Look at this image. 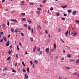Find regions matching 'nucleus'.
I'll return each instance as SVG.
<instances>
[{
    "mask_svg": "<svg viewBox=\"0 0 79 79\" xmlns=\"http://www.w3.org/2000/svg\"><path fill=\"white\" fill-rule=\"evenodd\" d=\"M64 16H67V15L65 14V13L64 14Z\"/></svg>",
    "mask_w": 79,
    "mask_h": 79,
    "instance_id": "864d4df0",
    "label": "nucleus"
},
{
    "mask_svg": "<svg viewBox=\"0 0 79 79\" xmlns=\"http://www.w3.org/2000/svg\"><path fill=\"white\" fill-rule=\"evenodd\" d=\"M3 39L5 42H6L7 40L6 39V37H3Z\"/></svg>",
    "mask_w": 79,
    "mask_h": 79,
    "instance_id": "9b49d317",
    "label": "nucleus"
},
{
    "mask_svg": "<svg viewBox=\"0 0 79 79\" xmlns=\"http://www.w3.org/2000/svg\"><path fill=\"white\" fill-rule=\"evenodd\" d=\"M23 72H24V73H26V69H23Z\"/></svg>",
    "mask_w": 79,
    "mask_h": 79,
    "instance_id": "a211bd4d",
    "label": "nucleus"
},
{
    "mask_svg": "<svg viewBox=\"0 0 79 79\" xmlns=\"http://www.w3.org/2000/svg\"><path fill=\"white\" fill-rule=\"evenodd\" d=\"M8 53L9 55H10V54L11 53V50H8Z\"/></svg>",
    "mask_w": 79,
    "mask_h": 79,
    "instance_id": "1a4fd4ad",
    "label": "nucleus"
},
{
    "mask_svg": "<svg viewBox=\"0 0 79 79\" xmlns=\"http://www.w3.org/2000/svg\"><path fill=\"white\" fill-rule=\"evenodd\" d=\"M45 51L47 53H48L49 52V51H50V49L49 48H47L45 49Z\"/></svg>",
    "mask_w": 79,
    "mask_h": 79,
    "instance_id": "f03ea898",
    "label": "nucleus"
},
{
    "mask_svg": "<svg viewBox=\"0 0 79 79\" xmlns=\"http://www.w3.org/2000/svg\"><path fill=\"white\" fill-rule=\"evenodd\" d=\"M27 71H28V73H29V68H27Z\"/></svg>",
    "mask_w": 79,
    "mask_h": 79,
    "instance_id": "c85d7f7f",
    "label": "nucleus"
},
{
    "mask_svg": "<svg viewBox=\"0 0 79 79\" xmlns=\"http://www.w3.org/2000/svg\"><path fill=\"white\" fill-rule=\"evenodd\" d=\"M34 29H33V28H32L31 30V33H32L33 32V31Z\"/></svg>",
    "mask_w": 79,
    "mask_h": 79,
    "instance_id": "0e129e2a",
    "label": "nucleus"
},
{
    "mask_svg": "<svg viewBox=\"0 0 79 79\" xmlns=\"http://www.w3.org/2000/svg\"><path fill=\"white\" fill-rule=\"evenodd\" d=\"M61 31V29L60 28H59L58 29V32H60Z\"/></svg>",
    "mask_w": 79,
    "mask_h": 79,
    "instance_id": "7c9ffc66",
    "label": "nucleus"
},
{
    "mask_svg": "<svg viewBox=\"0 0 79 79\" xmlns=\"http://www.w3.org/2000/svg\"><path fill=\"white\" fill-rule=\"evenodd\" d=\"M37 50L38 51V52H40V49L39 48H37Z\"/></svg>",
    "mask_w": 79,
    "mask_h": 79,
    "instance_id": "bb28decb",
    "label": "nucleus"
},
{
    "mask_svg": "<svg viewBox=\"0 0 79 79\" xmlns=\"http://www.w3.org/2000/svg\"><path fill=\"white\" fill-rule=\"evenodd\" d=\"M47 1L46 0H44V1L42 2L43 3H45Z\"/></svg>",
    "mask_w": 79,
    "mask_h": 79,
    "instance_id": "f704fd0d",
    "label": "nucleus"
},
{
    "mask_svg": "<svg viewBox=\"0 0 79 79\" xmlns=\"http://www.w3.org/2000/svg\"><path fill=\"white\" fill-rule=\"evenodd\" d=\"M35 63H36V64H37L38 63V61H37V60H35L34 61Z\"/></svg>",
    "mask_w": 79,
    "mask_h": 79,
    "instance_id": "6ab92c4d",
    "label": "nucleus"
},
{
    "mask_svg": "<svg viewBox=\"0 0 79 79\" xmlns=\"http://www.w3.org/2000/svg\"><path fill=\"white\" fill-rule=\"evenodd\" d=\"M61 59L62 60H64V57H62L61 58Z\"/></svg>",
    "mask_w": 79,
    "mask_h": 79,
    "instance_id": "5fc2aeb1",
    "label": "nucleus"
},
{
    "mask_svg": "<svg viewBox=\"0 0 79 79\" xmlns=\"http://www.w3.org/2000/svg\"><path fill=\"white\" fill-rule=\"evenodd\" d=\"M29 4L30 5H34V3H32V2H31L29 3Z\"/></svg>",
    "mask_w": 79,
    "mask_h": 79,
    "instance_id": "4be33fe9",
    "label": "nucleus"
},
{
    "mask_svg": "<svg viewBox=\"0 0 79 79\" xmlns=\"http://www.w3.org/2000/svg\"><path fill=\"white\" fill-rule=\"evenodd\" d=\"M55 58L56 60H57V59H58V56H56Z\"/></svg>",
    "mask_w": 79,
    "mask_h": 79,
    "instance_id": "8fccbe9b",
    "label": "nucleus"
},
{
    "mask_svg": "<svg viewBox=\"0 0 79 79\" xmlns=\"http://www.w3.org/2000/svg\"><path fill=\"white\" fill-rule=\"evenodd\" d=\"M11 21H13L14 23H17V22H18V21L16 19H11Z\"/></svg>",
    "mask_w": 79,
    "mask_h": 79,
    "instance_id": "39448f33",
    "label": "nucleus"
},
{
    "mask_svg": "<svg viewBox=\"0 0 79 79\" xmlns=\"http://www.w3.org/2000/svg\"><path fill=\"white\" fill-rule=\"evenodd\" d=\"M60 41L61 42H62L63 43H64V41L63 40V39H60Z\"/></svg>",
    "mask_w": 79,
    "mask_h": 79,
    "instance_id": "cd10ccee",
    "label": "nucleus"
},
{
    "mask_svg": "<svg viewBox=\"0 0 79 79\" xmlns=\"http://www.w3.org/2000/svg\"><path fill=\"white\" fill-rule=\"evenodd\" d=\"M17 48L18 50H19V47L18 46H17Z\"/></svg>",
    "mask_w": 79,
    "mask_h": 79,
    "instance_id": "ea45409f",
    "label": "nucleus"
},
{
    "mask_svg": "<svg viewBox=\"0 0 79 79\" xmlns=\"http://www.w3.org/2000/svg\"><path fill=\"white\" fill-rule=\"evenodd\" d=\"M22 63L23 65L24 66H26V65H25V64H24V63L23 62Z\"/></svg>",
    "mask_w": 79,
    "mask_h": 79,
    "instance_id": "72a5a7b5",
    "label": "nucleus"
},
{
    "mask_svg": "<svg viewBox=\"0 0 79 79\" xmlns=\"http://www.w3.org/2000/svg\"><path fill=\"white\" fill-rule=\"evenodd\" d=\"M22 21H26V18H23L22 19Z\"/></svg>",
    "mask_w": 79,
    "mask_h": 79,
    "instance_id": "2eb2a0df",
    "label": "nucleus"
},
{
    "mask_svg": "<svg viewBox=\"0 0 79 79\" xmlns=\"http://www.w3.org/2000/svg\"><path fill=\"white\" fill-rule=\"evenodd\" d=\"M6 69H7V68L6 67L5 69H3V70L4 71H6Z\"/></svg>",
    "mask_w": 79,
    "mask_h": 79,
    "instance_id": "49530a36",
    "label": "nucleus"
},
{
    "mask_svg": "<svg viewBox=\"0 0 79 79\" xmlns=\"http://www.w3.org/2000/svg\"><path fill=\"white\" fill-rule=\"evenodd\" d=\"M24 26L25 27H27V25L26 24H25Z\"/></svg>",
    "mask_w": 79,
    "mask_h": 79,
    "instance_id": "603ef678",
    "label": "nucleus"
},
{
    "mask_svg": "<svg viewBox=\"0 0 79 79\" xmlns=\"http://www.w3.org/2000/svg\"><path fill=\"white\" fill-rule=\"evenodd\" d=\"M54 50H55V49L54 48L53 49H52V52H53V51H54Z\"/></svg>",
    "mask_w": 79,
    "mask_h": 79,
    "instance_id": "052dcab7",
    "label": "nucleus"
},
{
    "mask_svg": "<svg viewBox=\"0 0 79 79\" xmlns=\"http://www.w3.org/2000/svg\"><path fill=\"white\" fill-rule=\"evenodd\" d=\"M0 34V35H2V34H3V32H1Z\"/></svg>",
    "mask_w": 79,
    "mask_h": 79,
    "instance_id": "79ce46f5",
    "label": "nucleus"
},
{
    "mask_svg": "<svg viewBox=\"0 0 79 79\" xmlns=\"http://www.w3.org/2000/svg\"><path fill=\"white\" fill-rule=\"evenodd\" d=\"M11 31L12 32H14V29L12 28L11 30Z\"/></svg>",
    "mask_w": 79,
    "mask_h": 79,
    "instance_id": "a878e982",
    "label": "nucleus"
},
{
    "mask_svg": "<svg viewBox=\"0 0 79 79\" xmlns=\"http://www.w3.org/2000/svg\"><path fill=\"white\" fill-rule=\"evenodd\" d=\"M50 10H51V11H52L53 10V7H51L50 9Z\"/></svg>",
    "mask_w": 79,
    "mask_h": 79,
    "instance_id": "473e14b6",
    "label": "nucleus"
},
{
    "mask_svg": "<svg viewBox=\"0 0 79 79\" xmlns=\"http://www.w3.org/2000/svg\"><path fill=\"white\" fill-rule=\"evenodd\" d=\"M25 15L26 14L24 13H23L21 14V15H22V16H25Z\"/></svg>",
    "mask_w": 79,
    "mask_h": 79,
    "instance_id": "f3484780",
    "label": "nucleus"
},
{
    "mask_svg": "<svg viewBox=\"0 0 79 79\" xmlns=\"http://www.w3.org/2000/svg\"><path fill=\"white\" fill-rule=\"evenodd\" d=\"M48 36H49V38H50V37H51V36H50V34H48Z\"/></svg>",
    "mask_w": 79,
    "mask_h": 79,
    "instance_id": "e2e57ef3",
    "label": "nucleus"
},
{
    "mask_svg": "<svg viewBox=\"0 0 79 79\" xmlns=\"http://www.w3.org/2000/svg\"><path fill=\"white\" fill-rule=\"evenodd\" d=\"M37 10L38 11H41V10H42V9H41L40 8H38L37 9Z\"/></svg>",
    "mask_w": 79,
    "mask_h": 79,
    "instance_id": "5701e85b",
    "label": "nucleus"
},
{
    "mask_svg": "<svg viewBox=\"0 0 79 79\" xmlns=\"http://www.w3.org/2000/svg\"><path fill=\"white\" fill-rule=\"evenodd\" d=\"M21 3H24V1H22V2H21Z\"/></svg>",
    "mask_w": 79,
    "mask_h": 79,
    "instance_id": "680f3d73",
    "label": "nucleus"
},
{
    "mask_svg": "<svg viewBox=\"0 0 79 79\" xmlns=\"http://www.w3.org/2000/svg\"><path fill=\"white\" fill-rule=\"evenodd\" d=\"M20 63H18V66H20Z\"/></svg>",
    "mask_w": 79,
    "mask_h": 79,
    "instance_id": "338daca9",
    "label": "nucleus"
},
{
    "mask_svg": "<svg viewBox=\"0 0 79 79\" xmlns=\"http://www.w3.org/2000/svg\"><path fill=\"white\" fill-rule=\"evenodd\" d=\"M67 7H68V6L67 5L62 6H61V8H67Z\"/></svg>",
    "mask_w": 79,
    "mask_h": 79,
    "instance_id": "6e6552de",
    "label": "nucleus"
},
{
    "mask_svg": "<svg viewBox=\"0 0 79 79\" xmlns=\"http://www.w3.org/2000/svg\"><path fill=\"white\" fill-rule=\"evenodd\" d=\"M62 19L63 20V21H64L65 20V18L64 17H63Z\"/></svg>",
    "mask_w": 79,
    "mask_h": 79,
    "instance_id": "c756f323",
    "label": "nucleus"
},
{
    "mask_svg": "<svg viewBox=\"0 0 79 79\" xmlns=\"http://www.w3.org/2000/svg\"><path fill=\"white\" fill-rule=\"evenodd\" d=\"M68 12L69 13H71V10H68Z\"/></svg>",
    "mask_w": 79,
    "mask_h": 79,
    "instance_id": "b1692460",
    "label": "nucleus"
},
{
    "mask_svg": "<svg viewBox=\"0 0 79 79\" xmlns=\"http://www.w3.org/2000/svg\"><path fill=\"white\" fill-rule=\"evenodd\" d=\"M9 45H10V42L9 41H8L6 43V47H8Z\"/></svg>",
    "mask_w": 79,
    "mask_h": 79,
    "instance_id": "7ed1b4c3",
    "label": "nucleus"
},
{
    "mask_svg": "<svg viewBox=\"0 0 79 79\" xmlns=\"http://www.w3.org/2000/svg\"><path fill=\"white\" fill-rule=\"evenodd\" d=\"M77 34V33H74V36H76V34Z\"/></svg>",
    "mask_w": 79,
    "mask_h": 79,
    "instance_id": "bf43d9fd",
    "label": "nucleus"
},
{
    "mask_svg": "<svg viewBox=\"0 0 79 79\" xmlns=\"http://www.w3.org/2000/svg\"><path fill=\"white\" fill-rule=\"evenodd\" d=\"M7 25L8 26H10V22H8V23H7Z\"/></svg>",
    "mask_w": 79,
    "mask_h": 79,
    "instance_id": "09e8293b",
    "label": "nucleus"
},
{
    "mask_svg": "<svg viewBox=\"0 0 79 79\" xmlns=\"http://www.w3.org/2000/svg\"><path fill=\"white\" fill-rule=\"evenodd\" d=\"M67 57H68V58H71V55H70V54H67Z\"/></svg>",
    "mask_w": 79,
    "mask_h": 79,
    "instance_id": "f8f14e48",
    "label": "nucleus"
},
{
    "mask_svg": "<svg viewBox=\"0 0 79 79\" xmlns=\"http://www.w3.org/2000/svg\"><path fill=\"white\" fill-rule=\"evenodd\" d=\"M2 26H3V27H5V24H3Z\"/></svg>",
    "mask_w": 79,
    "mask_h": 79,
    "instance_id": "13d9d810",
    "label": "nucleus"
},
{
    "mask_svg": "<svg viewBox=\"0 0 79 79\" xmlns=\"http://www.w3.org/2000/svg\"><path fill=\"white\" fill-rule=\"evenodd\" d=\"M27 29L29 31H31V26L28 25L27 27Z\"/></svg>",
    "mask_w": 79,
    "mask_h": 79,
    "instance_id": "f257e3e1",
    "label": "nucleus"
},
{
    "mask_svg": "<svg viewBox=\"0 0 79 79\" xmlns=\"http://www.w3.org/2000/svg\"><path fill=\"white\" fill-rule=\"evenodd\" d=\"M21 35L23 37L24 36V34H23V33H21Z\"/></svg>",
    "mask_w": 79,
    "mask_h": 79,
    "instance_id": "37998d69",
    "label": "nucleus"
},
{
    "mask_svg": "<svg viewBox=\"0 0 79 79\" xmlns=\"http://www.w3.org/2000/svg\"><path fill=\"white\" fill-rule=\"evenodd\" d=\"M17 64H18L17 63L15 64V66H17Z\"/></svg>",
    "mask_w": 79,
    "mask_h": 79,
    "instance_id": "69168bd1",
    "label": "nucleus"
},
{
    "mask_svg": "<svg viewBox=\"0 0 79 79\" xmlns=\"http://www.w3.org/2000/svg\"><path fill=\"white\" fill-rule=\"evenodd\" d=\"M30 39L31 40V41H33L34 40V39L32 38H30Z\"/></svg>",
    "mask_w": 79,
    "mask_h": 79,
    "instance_id": "c9c22d12",
    "label": "nucleus"
},
{
    "mask_svg": "<svg viewBox=\"0 0 79 79\" xmlns=\"http://www.w3.org/2000/svg\"><path fill=\"white\" fill-rule=\"evenodd\" d=\"M45 34H48V31L47 30H46L45 31Z\"/></svg>",
    "mask_w": 79,
    "mask_h": 79,
    "instance_id": "58836bf2",
    "label": "nucleus"
},
{
    "mask_svg": "<svg viewBox=\"0 0 79 79\" xmlns=\"http://www.w3.org/2000/svg\"><path fill=\"white\" fill-rule=\"evenodd\" d=\"M76 13H77V11H73V15H75L76 14Z\"/></svg>",
    "mask_w": 79,
    "mask_h": 79,
    "instance_id": "423d86ee",
    "label": "nucleus"
},
{
    "mask_svg": "<svg viewBox=\"0 0 79 79\" xmlns=\"http://www.w3.org/2000/svg\"><path fill=\"white\" fill-rule=\"evenodd\" d=\"M24 77L25 78H26V79H28V75H27V73H25Z\"/></svg>",
    "mask_w": 79,
    "mask_h": 79,
    "instance_id": "20e7f679",
    "label": "nucleus"
},
{
    "mask_svg": "<svg viewBox=\"0 0 79 79\" xmlns=\"http://www.w3.org/2000/svg\"><path fill=\"white\" fill-rule=\"evenodd\" d=\"M3 41V39H2L1 40H0V42H2Z\"/></svg>",
    "mask_w": 79,
    "mask_h": 79,
    "instance_id": "a19ab883",
    "label": "nucleus"
},
{
    "mask_svg": "<svg viewBox=\"0 0 79 79\" xmlns=\"http://www.w3.org/2000/svg\"><path fill=\"white\" fill-rule=\"evenodd\" d=\"M30 64H31V65H32V64H33V63H32V61L31 60L30 61Z\"/></svg>",
    "mask_w": 79,
    "mask_h": 79,
    "instance_id": "aec40b11",
    "label": "nucleus"
},
{
    "mask_svg": "<svg viewBox=\"0 0 79 79\" xmlns=\"http://www.w3.org/2000/svg\"><path fill=\"white\" fill-rule=\"evenodd\" d=\"M60 13H59L58 12H57L56 14V16H60Z\"/></svg>",
    "mask_w": 79,
    "mask_h": 79,
    "instance_id": "dca6fc26",
    "label": "nucleus"
},
{
    "mask_svg": "<svg viewBox=\"0 0 79 79\" xmlns=\"http://www.w3.org/2000/svg\"><path fill=\"white\" fill-rule=\"evenodd\" d=\"M12 71L13 73H16V71H15V70L14 69H13L12 70Z\"/></svg>",
    "mask_w": 79,
    "mask_h": 79,
    "instance_id": "e433bc0d",
    "label": "nucleus"
},
{
    "mask_svg": "<svg viewBox=\"0 0 79 79\" xmlns=\"http://www.w3.org/2000/svg\"><path fill=\"white\" fill-rule=\"evenodd\" d=\"M76 63H77V64H79V59H77L76 60Z\"/></svg>",
    "mask_w": 79,
    "mask_h": 79,
    "instance_id": "9d476101",
    "label": "nucleus"
},
{
    "mask_svg": "<svg viewBox=\"0 0 79 79\" xmlns=\"http://www.w3.org/2000/svg\"><path fill=\"white\" fill-rule=\"evenodd\" d=\"M63 79H67L66 78H64Z\"/></svg>",
    "mask_w": 79,
    "mask_h": 79,
    "instance_id": "774afa93",
    "label": "nucleus"
},
{
    "mask_svg": "<svg viewBox=\"0 0 79 79\" xmlns=\"http://www.w3.org/2000/svg\"><path fill=\"white\" fill-rule=\"evenodd\" d=\"M35 48H36V46H35V47L33 49L34 52H35Z\"/></svg>",
    "mask_w": 79,
    "mask_h": 79,
    "instance_id": "412c9836",
    "label": "nucleus"
},
{
    "mask_svg": "<svg viewBox=\"0 0 79 79\" xmlns=\"http://www.w3.org/2000/svg\"><path fill=\"white\" fill-rule=\"evenodd\" d=\"M38 28L39 29H41V27H40V26H38Z\"/></svg>",
    "mask_w": 79,
    "mask_h": 79,
    "instance_id": "a18cd8bd",
    "label": "nucleus"
},
{
    "mask_svg": "<svg viewBox=\"0 0 79 79\" xmlns=\"http://www.w3.org/2000/svg\"><path fill=\"white\" fill-rule=\"evenodd\" d=\"M65 68L67 69H70V68L69 67H65Z\"/></svg>",
    "mask_w": 79,
    "mask_h": 79,
    "instance_id": "4468645a",
    "label": "nucleus"
},
{
    "mask_svg": "<svg viewBox=\"0 0 79 79\" xmlns=\"http://www.w3.org/2000/svg\"><path fill=\"white\" fill-rule=\"evenodd\" d=\"M36 13H38V15H40V12H39V11H36Z\"/></svg>",
    "mask_w": 79,
    "mask_h": 79,
    "instance_id": "393cba45",
    "label": "nucleus"
},
{
    "mask_svg": "<svg viewBox=\"0 0 79 79\" xmlns=\"http://www.w3.org/2000/svg\"><path fill=\"white\" fill-rule=\"evenodd\" d=\"M5 2V0H2V3H4Z\"/></svg>",
    "mask_w": 79,
    "mask_h": 79,
    "instance_id": "3c124183",
    "label": "nucleus"
},
{
    "mask_svg": "<svg viewBox=\"0 0 79 79\" xmlns=\"http://www.w3.org/2000/svg\"><path fill=\"white\" fill-rule=\"evenodd\" d=\"M70 62H74L75 61V59H70Z\"/></svg>",
    "mask_w": 79,
    "mask_h": 79,
    "instance_id": "0eeeda50",
    "label": "nucleus"
},
{
    "mask_svg": "<svg viewBox=\"0 0 79 79\" xmlns=\"http://www.w3.org/2000/svg\"><path fill=\"white\" fill-rule=\"evenodd\" d=\"M68 31L67 30L66 33V32L65 33V36H66V35H68Z\"/></svg>",
    "mask_w": 79,
    "mask_h": 79,
    "instance_id": "ddd939ff",
    "label": "nucleus"
},
{
    "mask_svg": "<svg viewBox=\"0 0 79 79\" xmlns=\"http://www.w3.org/2000/svg\"><path fill=\"white\" fill-rule=\"evenodd\" d=\"M59 79H62V77H59Z\"/></svg>",
    "mask_w": 79,
    "mask_h": 79,
    "instance_id": "4d7b16f0",
    "label": "nucleus"
},
{
    "mask_svg": "<svg viewBox=\"0 0 79 79\" xmlns=\"http://www.w3.org/2000/svg\"><path fill=\"white\" fill-rule=\"evenodd\" d=\"M56 44L55 43L54 44V48H56Z\"/></svg>",
    "mask_w": 79,
    "mask_h": 79,
    "instance_id": "c03bdc74",
    "label": "nucleus"
},
{
    "mask_svg": "<svg viewBox=\"0 0 79 79\" xmlns=\"http://www.w3.org/2000/svg\"><path fill=\"white\" fill-rule=\"evenodd\" d=\"M14 32H16L17 33H18V32H19V31H17V30H15Z\"/></svg>",
    "mask_w": 79,
    "mask_h": 79,
    "instance_id": "4c0bfd02",
    "label": "nucleus"
},
{
    "mask_svg": "<svg viewBox=\"0 0 79 79\" xmlns=\"http://www.w3.org/2000/svg\"><path fill=\"white\" fill-rule=\"evenodd\" d=\"M40 54H42V51H40Z\"/></svg>",
    "mask_w": 79,
    "mask_h": 79,
    "instance_id": "6e6d98bb",
    "label": "nucleus"
},
{
    "mask_svg": "<svg viewBox=\"0 0 79 79\" xmlns=\"http://www.w3.org/2000/svg\"><path fill=\"white\" fill-rule=\"evenodd\" d=\"M10 59V56L7 59V61H8Z\"/></svg>",
    "mask_w": 79,
    "mask_h": 79,
    "instance_id": "2f4dec72",
    "label": "nucleus"
},
{
    "mask_svg": "<svg viewBox=\"0 0 79 79\" xmlns=\"http://www.w3.org/2000/svg\"><path fill=\"white\" fill-rule=\"evenodd\" d=\"M28 22L29 24H31V21L28 20Z\"/></svg>",
    "mask_w": 79,
    "mask_h": 79,
    "instance_id": "de8ad7c7",
    "label": "nucleus"
}]
</instances>
